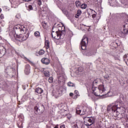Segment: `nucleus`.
<instances>
[{
	"label": "nucleus",
	"mask_w": 128,
	"mask_h": 128,
	"mask_svg": "<svg viewBox=\"0 0 128 128\" xmlns=\"http://www.w3.org/2000/svg\"><path fill=\"white\" fill-rule=\"evenodd\" d=\"M107 112H112L113 116H118L119 118H124L128 122V108L122 102L116 101L109 104Z\"/></svg>",
	"instance_id": "1"
},
{
	"label": "nucleus",
	"mask_w": 128,
	"mask_h": 128,
	"mask_svg": "<svg viewBox=\"0 0 128 128\" xmlns=\"http://www.w3.org/2000/svg\"><path fill=\"white\" fill-rule=\"evenodd\" d=\"M100 80L97 78L93 82L92 85L87 88V90L88 94V96H90V92L94 94L96 96H104V98L112 96L116 94V92H108L106 93V88L104 84H100L98 88L94 86L98 84H100Z\"/></svg>",
	"instance_id": "2"
},
{
	"label": "nucleus",
	"mask_w": 128,
	"mask_h": 128,
	"mask_svg": "<svg viewBox=\"0 0 128 128\" xmlns=\"http://www.w3.org/2000/svg\"><path fill=\"white\" fill-rule=\"evenodd\" d=\"M15 32L17 34L21 32L22 34L17 35L18 38H19L20 42H24V40H26L28 38L30 34H28V30L24 26L16 25L15 26Z\"/></svg>",
	"instance_id": "3"
},
{
	"label": "nucleus",
	"mask_w": 128,
	"mask_h": 128,
	"mask_svg": "<svg viewBox=\"0 0 128 128\" xmlns=\"http://www.w3.org/2000/svg\"><path fill=\"white\" fill-rule=\"evenodd\" d=\"M66 27L64 25L62 26V30H59V31H56L54 32V30H52V36L54 40H60L61 36H64V34H66V30H64Z\"/></svg>",
	"instance_id": "4"
},
{
	"label": "nucleus",
	"mask_w": 128,
	"mask_h": 128,
	"mask_svg": "<svg viewBox=\"0 0 128 128\" xmlns=\"http://www.w3.org/2000/svg\"><path fill=\"white\" fill-rule=\"evenodd\" d=\"M86 126H90L96 122V119L92 117H85L84 118Z\"/></svg>",
	"instance_id": "5"
},
{
	"label": "nucleus",
	"mask_w": 128,
	"mask_h": 128,
	"mask_svg": "<svg viewBox=\"0 0 128 128\" xmlns=\"http://www.w3.org/2000/svg\"><path fill=\"white\" fill-rule=\"evenodd\" d=\"M88 38L86 37V36H84L80 42L82 50H86V46H88Z\"/></svg>",
	"instance_id": "6"
},
{
	"label": "nucleus",
	"mask_w": 128,
	"mask_h": 128,
	"mask_svg": "<svg viewBox=\"0 0 128 128\" xmlns=\"http://www.w3.org/2000/svg\"><path fill=\"white\" fill-rule=\"evenodd\" d=\"M57 74L59 82H62V80H66V76L64 71L58 72Z\"/></svg>",
	"instance_id": "7"
},
{
	"label": "nucleus",
	"mask_w": 128,
	"mask_h": 128,
	"mask_svg": "<svg viewBox=\"0 0 128 128\" xmlns=\"http://www.w3.org/2000/svg\"><path fill=\"white\" fill-rule=\"evenodd\" d=\"M88 110V108L82 110V108L78 107L76 109V112L78 114H80V116H84V114H86V110Z\"/></svg>",
	"instance_id": "8"
},
{
	"label": "nucleus",
	"mask_w": 128,
	"mask_h": 128,
	"mask_svg": "<svg viewBox=\"0 0 128 128\" xmlns=\"http://www.w3.org/2000/svg\"><path fill=\"white\" fill-rule=\"evenodd\" d=\"M6 52V50L4 47L0 44V58H2Z\"/></svg>",
	"instance_id": "9"
},
{
	"label": "nucleus",
	"mask_w": 128,
	"mask_h": 128,
	"mask_svg": "<svg viewBox=\"0 0 128 128\" xmlns=\"http://www.w3.org/2000/svg\"><path fill=\"white\" fill-rule=\"evenodd\" d=\"M16 26H14V31H11L9 33V36H10L12 40H16V34H18L16 32Z\"/></svg>",
	"instance_id": "10"
},
{
	"label": "nucleus",
	"mask_w": 128,
	"mask_h": 128,
	"mask_svg": "<svg viewBox=\"0 0 128 128\" xmlns=\"http://www.w3.org/2000/svg\"><path fill=\"white\" fill-rule=\"evenodd\" d=\"M62 94V88H60L58 90H56L55 92H54V96L56 98H58Z\"/></svg>",
	"instance_id": "11"
},
{
	"label": "nucleus",
	"mask_w": 128,
	"mask_h": 128,
	"mask_svg": "<svg viewBox=\"0 0 128 128\" xmlns=\"http://www.w3.org/2000/svg\"><path fill=\"white\" fill-rule=\"evenodd\" d=\"M75 128H82V122L80 121H76L73 124Z\"/></svg>",
	"instance_id": "12"
},
{
	"label": "nucleus",
	"mask_w": 128,
	"mask_h": 128,
	"mask_svg": "<svg viewBox=\"0 0 128 128\" xmlns=\"http://www.w3.org/2000/svg\"><path fill=\"white\" fill-rule=\"evenodd\" d=\"M27 10H36V4H31L28 6L27 7Z\"/></svg>",
	"instance_id": "13"
},
{
	"label": "nucleus",
	"mask_w": 128,
	"mask_h": 128,
	"mask_svg": "<svg viewBox=\"0 0 128 128\" xmlns=\"http://www.w3.org/2000/svg\"><path fill=\"white\" fill-rule=\"evenodd\" d=\"M18 4H20V2L18 0H14L12 4V8H16L18 6Z\"/></svg>",
	"instance_id": "14"
},
{
	"label": "nucleus",
	"mask_w": 128,
	"mask_h": 128,
	"mask_svg": "<svg viewBox=\"0 0 128 128\" xmlns=\"http://www.w3.org/2000/svg\"><path fill=\"white\" fill-rule=\"evenodd\" d=\"M30 66L29 64H26L25 66L24 73L26 74H30Z\"/></svg>",
	"instance_id": "15"
},
{
	"label": "nucleus",
	"mask_w": 128,
	"mask_h": 128,
	"mask_svg": "<svg viewBox=\"0 0 128 128\" xmlns=\"http://www.w3.org/2000/svg\"><path fill=\"white\" fill-rule=\"evenodd\" d=\"M41 62L42 64H49L50 62V59L46 58H42Z\"/></svg>",
	"instance_id": "16"
},
{
	"label": "nucleus",
	"mask_w": 128,
	"mask_h": 128,
	"mask_svg": "<svg viewBox=\"0 0 128 128\" xmlns=\"http://www.w3.org/2000/svg\"><path fill=\"white\" fill-rule=\"evenodd\" d=\"M110 46H112L113 48H118V40H116L114 42H112L111 44H110Z\"/></svg>",
	"instance_id": "17"
},
{
	"label": "nucleus",
	"mask_w": 128,
	"mask_h": 128,
	"mask_svg": "<svg viewBox=\"0 0 128 128\" xmlns=\"http://www.w3.org/2000/svg\"><path fill=\"white\" fill-rule=\"evenodd\" d=\"M108 2L111 6H116V0H108Z\"/></svg>",
	"instance_id": "18"
},
{
	"label": "nucleus",
	"mask_w": 128,
	"mask_h": 128,
	"mask_svg": "<svg viewBox=\"0 0 128 128\" xmlns=\"http://www.w3.org/2000/svg\"><path fill=\"white\" fill-rule=\"evenodd\" d=\"M35 112L34 113L36 114H42V111L40 110V108L38 106H36L34 108Z\"/></svg>",
	"instance_id": "19"
},
{
	"label": "nucleus",
	"mask_w": 128,
	"mask_h": 128,
	"mask_svg": "<svg viewBox=\"0 0 128 128\" xmlns=\"http://www.w3.org/2000/svg\"><path fill=\"white\" fill-rule=\"evenodd\" d=\"M124 31L123 32L125 34H128V26L127 24L124 25Z\"/></svg>",
	"instance_id": "20"
},
{
	"label": "nucleus",
	"mask_w": 128,
	"mask_h": 128,
	"mask_svg": "<svg viewBox=\"0 0 128 128\" xmlns=\"http://www.w3.org/2000/svg\"><path fill=\"white\" fill-rule=\"evenodd\" d=\"M36 92L40 94L44 92V90L42 88H36Z\"/></svg>",
	"instance_id": "21"
},
{
	"label": "nucleus",
	"mask_w": 128,
	"mask_h": 128,
	"mask_svg": "<svg viewBox=\"0 0 128 128\" xmlns=\"http://www.w3.org/2000/svg\"><path fill=\"white\" fill-rule=\"evenodd\" d=\"M44 74L46 78H50V71L48 70L44 71Z\"/></svg>",
	"instance_id": "22"
},
{
	"label": "nucleus",
	"mask_w": 128,
	"mask_h": 128,
	"mask_svg": "<svg viewBox=\"0 0 128 128\" xmlns=\"http://www.w3.org/2000/svg\"><path fill=\"white\" fill-rule=\"evenodd\" d=\"M104 78L106 80H108L110 82H112V77L110 76L108 74L105 75Z\"/></svg>",
	"instance_id": "23"
},
{
	"label": "nucleus",
	"mask_w": 128,
	"mask_h": 128,
	"mask_svg": "<svg viewBox=\"0 0 128 128\" xmlns=\"http://www.w3.org/2000/svg\"><path fill=\"white\" fill-rule=\"evenodd\" d=\"M80 14H82V10H78L77 12V14L75 15V18H80Z\"/></svg>",
	"instance_id": "24"
},
{
	"label": "nucleus",
	"mask_w": 128,
	"mask_h": 128,
	"mask_svg": "<svg viewBox=\"0 0 128 128\" xmlns=\"http://www.w3.org/2000/svg\"><path fill=\"white\" fill-rule=\"evenodd\" d=\"M45 48L46 50L50 48V42L48 40L45 41Z\"/></svg>",
	"instance_id": "25"
},
{
	"label": "nucleus",
	"mask_w": 128,
	"mask_h": 128,
	"mask_svg": "<svg viewBox=\"0 0 128 128\" xmlns=\"http://www.w3.org/2000/svg\"><path fill=\"white\" fill-rule=\"evenodd\" d=\"M80 8L82 10H86L88 8V4H81Z\"/></svg>",
	"instance_id": "26"
},
{
	"label": "nucleus",
	"mask_w": 128,
	"mask_h": 128,
	"mask_svg": "<svg viewBox=\"0 0 128 128\" xmlns=\"http://www.w3.org/2000/svg\"><path fill=\"white\" fill-rule=\"evenodd\" d=\"M76 5L77 8H80V6H82V2H80V1H76Z\"/></svg>",
	"instance_id": "27"
},
{
	"label": "nucleus",
	"mask_w": 128,
	"mask_h": 128,
	"mask_svg": "<svg viewBox=\"0 0 128 128\" xmlns=\"http://www.w3.org/2000/svg\"><path fill=\"white\" fill-rule=\"evenodd\" d=\"M62 12L64 14H65V16H68V10H66V9H62Z\"/></svg>",
	"instance_id": "28"
},
{
	"label": "nucleus",
	"mask_w": 128,
	"mask_h": 128,
	"mask_svg": "<svg viewBox=\"0 0 128 128\" xmlns=\"http://www.w3.org/2000/svg\"><path fill=\"white\" fill-rule=\"evenodd\" d=\"M34 34L35 36H36V38H40V32H36L34 33Z\"/></svg>",
	"instance_id": "29"
},
{
	"label": "nucleus",
	"mask_w": 128,
	"mask_h": 128,
	"mask_svg": "<svg viewBox=\"0 0 128 128\" xmlns=\"http://www.w3.org/2000/svg\"><path fill=\"white\" fill-rule=\"evenodd\" d=\"M38 54L40 56H42V54H44V50H41L38 52Z\"/></svg>",
	"instance_id": "30"
},
{
	"label": "nucleus",
	"mask_w": 128,
	"mask_h": 128,
	"mask_svg": "<svg viewBox=\"0 0 128 128\" xmlns=\"http://www.w3.org/2000/svg\"><path fill=\"white\" fill-rule=\"evenodd\" d=\"M78 70L79 72H84V68H82V67H79L78 68Z\"/></svg>",
	"instance_id": "31"
},
{
	"label": "nucleus",
	"mask_w": 128,
	"mask_h": 128,
	"mask_svg": "<svg viewBox=\"0 0 128 128\" xmlns=\"http://www.w3.org/2000/svg\"><path fill=\"white\" fill-rule=\"evenodd\" d=\"M92 54H94V53H92L91 52H87V53L86 54L87 56H92Z\"/></svg>",
	"instance_id": "32"
},
{
	"label": "nucleus",
	"mask_w": 128,
	"mask_h": 128,
	"mask_svg": "<svg viewBox=\"0 0 128 128\" xmlns=\"http://www.w3.org/2000/svg\"><path fill=\"white\" fill-rule=\"evenodd\" d=\"M68 86H74V83L72 82H70L68 83Z\"/></svg>",
	"instance_id": "33"
},
{
	"label": "nucleus",
	"mask_w": 128,
	"mask_h": 128,
	"mask_svg": "<svg viewBox=\"0 0 128 128\" xmlns=\"http://www.w3.org/2000/svg\"><path fill=\"white\" fill-rule=\"evenodd\" d=\"M48 82L50 84H52L54 82V78L52 77H50L48 78Z\"/></svg>",
	"instance_id": "34"
},
{
	"label": "nucleus",
	"mask_w": 128,
	"mask_h": 128,
	"mask_svg": "<svg viewBox=\"0 0 128 128\" xmlns=\"http://www.w3.org/2000/svg\"><path fill=\"white\" fill-rule=\"evenodd\" d=\"M40 14L42 16H46V12L45 11H42Z\"/></svg>",
	"instance_id": "35"
},
{
	"label": "nucleus",
	"mask_w": 128,
	"mask_h": 128,
	"mask_svg": "<svg viewBox=\"0 0 128 128\" xmlns=\"http://www.w3.org/2000/svg\"><path fill=\"white\" fill-rule=\"evenodd\" d=\"M37 4H38V6H42V0H38Z\"/></svg>",
	"instance_id": "36"
},
{
	"label": "nucleus",
	"mask_w": 128,
	"mask_h": 128,
	"mask_svg": "<svg viewBox=\"0 0 128 128\" xmlns=\"http://www.w3.org/2000/svg\"><path fill=\"white\" fill-rule=\"evenodd\" d=\"M26 60H28L29 64H31L33 65L34 62H32L30 61V60L28 59L27 58H26Z\"/></svg>",
	"instance_id": "37"
},
{
	"label": "nucleus",
	"mask_w": 128,
	"mask_h": 128,
	"mask_svg": "<svg viewBox=\"0 0 128 128\" xmlns=\"http://www.w3.org/2000/svg\"><path fill=\"white\" fill-rule=\"evenodd\" d=\"M74 94H76V96H80L78 91L77 90H76L74 91Z\"/></svg>",
	"instance_id": "38"
},
{
	"label": "nucleus",
	"mask_w": 128,
	"mask_h": 128,
	"mask_svg": "<svg viewBox=\"0 0 128 128\" xmlns=\"http://www.w3.org/2000/svg\"><path fill=\"white\" fill-rule=\"evenodd\" d=\"M96 4H102V0H100L98 2V0H96Z\"/></svg>",
	"instance_id": "39"
},
{
	"label": "nucleus",
	"mask_w": 128,
	"mask_h": 128,
	"mask_svg": "<svg viewBox=\"0 0 128 128\" xmlns=\"http://www.w3.org/2000/svg\"><path fill=\"white\" fill-rule=\"evenodd\" d=\"M60 128H66V125L65 124H62L60 126Z\"/></svg>",
	"instance_id": "40"
},
{
	"label": "nucleus",
	"mask_w": 128,
	"mask_h": 128,
	"mask_svg": "<svg viewBox=\"0 0 128 128\" xmlns=\"http://www.w3.org/2000/svg\"><path fill=\"white\" fill-rule=\"evenodd\" d=\"M96 14H94L92 15V17L93 18H96Z\"/></svg>",
	"instance_id": "41"
},
{
	"label": "nucleus",
	"mask_w": 128,
	"mask_h": 128,
	"mask_svg": "<svg viewBox=\"0 0 128 128\" xmlns=\"http://www.w3.org/2000/svg\"><path fill=\"white\" fill-rule=\"evenodd\" d=\"M0 16L1 18H4V14H1Z\"/></svg>",
	"instance_id": "42"
},
{
	"label": "nucleus",
	"mask_w": 128,
	"mask_h": 128,
	"mask_svg": "<svg viewBox=\"0 0 128 128\" xmlns=\"http://www.w3.org/2000/svg\"><path fill=\"white\" fill-rule=\"evenodd\" d=\"M78 96L75 95V96H74V98L76 100V98H78Z\"/></svg>",
	"instance_id": "43"
},
{
	"label": "nucleus",
	"mask_w": 128,
	"mask_h": 128,
	"mask_svg": "<svg viewBox=\"0 0 128 128\" xmlns=\"http://www.w3.org/2000/svg\"><path fill=\"white\" fill-rule=\"evenodd\" d=\"M70 96H74V94L71 92L70 94Z\"/></svg>",
	"instance_id": "44"
},
{
	"label": "nucleus",
	"mask_w": 128,
	"mask_h": 128,
	"mask_svg": "<svg viewBox=\"0 0 128 128\" xmlns=\"http://www.w3.org/2000/svg\"><path fill=\"white\" fill-rule=\"evenodd\" d=\"M2 27L0 26V32H2Z\"/></svg>",
	"instance_id": "45"
},
{
	"label": "nucleus",
	"mask_w": 128,
	"mask_h": 128,
	"mask_svg": "<svg viewBox=\"0 0 128 128\" xmlns=\"http://www.w3.org/2000/svg\"><path fill=\"white\" fill-rule=\"evenodd\" d=\"M10 69L11 70H14V68H10Z\"/></svg>",
	"instance_id": "46"
},
{
	"label": "nucleus",
	"mask_w": 128,
	"mask_h": 128,
	"mask_svg": "<svg viewBox=\"0 0 128 128\" xmlns=\"http://www.w3.org/2000/svg\"><path fill=\"white\" fill-rule=\"evenodd\" d=\"M114 32H116L114 30L113 31V32H112L111 34H114Z\"/></svg>",
	"instance_id": "47"
},
{
	"label": "nucleus",
	"mask_w": 128,
	"mask_h": 128,
	"mask_svg": "<svg viewBox=\"0 0 128 128\" xmlns=\"http://www.w3.org/2000/svg\"><path fill=\"white\" fill-rule=\"evenodd\" d=\"M92 12L94 13V14H96V11L95 10H91Z\"/></svg>",
	"instance_id": "48"
},
{
	"label": "nucleus",
	"mask_w": 128,
	"mask_h": 128,
	"mask_svg": "<svg viewBox=\"0 0 128 128\" xmlns=\"http://www.w3.org/2000/svg\"><path fill=\"white\" fill-rule=\"evenodd\" d=\"M54 128H58V126H56Z\"/></svg>",
	"instance_id": "49"
},
{
	"label": "nucleus",
	"mask_w": 128,
	"mask_h": 128,
	"mask_svg": "<svg viewBox=\"0 0 128 128\" xmlns=\"http://www.w3.org/2000/svg\"><path fill=\"white\" fill-rule=\"evenodd\" d=\"M0 12H2V8H0Z\"/></svg>",
	"instance_id": "50"
},
{
	"label": "nucleus",
	"mask_w": 128,
	"mask_h": 128,
	"mask_svg": "<svg viewBox=\"0 0 128 128\" xmlns=\"http://www.w3.org/2000/svg\"><path fill=\"white\" fill-rule=\"evenodd\" d=\"M20 128H22V126H21L20 127H19Z\"/></svg>",
	"instance_id": "51"
},
{
	"label": "nucleus",
	"mask_w": 128,
	"mask_h": 128,
	"mask_svg": "<svg viewBox=\"0 0 128 128\" xmlns=\"http://www.w3.org/2000/svg\"><path fill=\"white\" fill-rule=\"evenodd\" d=\"M8 70H10V67H8Z\"/></svg>",
	"instance_id": "52"
}]
</instances>
